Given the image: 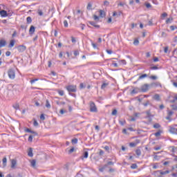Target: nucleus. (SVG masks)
<instances>
[{
	"label": "nucleus",
	"mask_w": 177,
	"mask_h": 177,
	"mask_svg": "<svg viewBox=\"0 0 177 177\" xmlns=\"http://www.w3.org/2000/svg\"><path fill=\"white\" fill-rule=\"evenodd\" d=\"M8 75L10 80H15L16 77V73L15 72V69L13 68H10L8 71Z\"/></svg>",
	"instance_id": "obj_1"
},
{
	"label": "nucleus",
	"mask_w": 177,
	"mask_h": 177,
	"mask_svg": "<svg viewBox=\"0 0 177 177\" xmlns=\"http://www.w3.org/2000/svg\"><path fill=\"white\" fill-rule=\"evenodd\" d=\"M90 111L91 113H96L97 112V108L96 107V104H95V102H90Z\"/></svg>",
	"instance_id": "obj_2"
},
{
	"label": "nucleus",
	"mask_w": 177,
	"mask_h": 177,
	"mask_svg": "<svg viewBox=\"0 0 177 177\" xmlns=\"http://www.w3.org/2000/svg\"><path fill=\"white\" fill-rule=\"evenodd\" d=\"M68 92H77V86L69 85L66 87Z\"/></svg>",
	"instance_id": "obj_3"
},
{
	"label": "nucleus",
	"mask_w": 177,
	"mask_h": 177,
	"mask_svg": "<svg viewBox=\"0 0 177 177\" xmlns=\"http://www.w3.org/2000/svg\"><path fill=\"white\" fill-rule=\"evenodd\" d=\"M17 49L18 52L23 53V52H25L26 49H27V47L24 45H19L17 47Z\"/></svg>",
	"instance_id": "obj_4"
},
{
	"label": "nucleus",
	"mask_w": 177,
	"mask_h": 177,
	"mask_svg": "<svg viewBox=\"0 0 177 177\" xmlns=\"http://www.w3.org/2000/svg\"><path fill=\"white\" fill-rule=\"evenodd\" d=\"M169 131L170 133H173L174 135H177V127H170Z\"/></svg>",
	"instance_id": "obj_5"
},
{
	"label": "nucleus",
	"mask_w": 177,
	"mask_h": 177,
	"mask_svg": "<svg viewBox=\"0 0 177 177\" xmlns=\"http://www.w3.org/2000/svg\"><path fill=\"white\" fill-rule=\"evenodd\" d=\"M142 92H147L149 91V84H144L141 87Z\"/></svg>",
	"instance_id": "obj_6"
},
{
	"label": "nucleus",
	"mask_w": 177,
	"mask_h": 177,
	"mask_svg": "<svg viewBox=\"0 0 177 177\" xmlns=\"http://www.w3.org/2000/svg\"><path fill=\"white\" fill-rule=\"evenodd\" d=\"M0 15L1 17H8V12L5 10H1Z\"/></svg>",
	"instance_id": "obj_7"
},
{
	"label": "nucleus",
	"mask_w": 177,
	"mask_h": 177,
	"mask_svg": "<svg viewBox=\"0 0 177 177\" xmlns=\"http://www.w3.org/2000/svg\"><path fill=\"white\" fill-rule=\"evenodd\" d=\"M35 32V27L34 26H31L29 29L30 35H32Z\"/></svg>",
	"instance_id": "obj_8"
},
{
	"label": "nucleus",
	"mask_w": 177,
	"mask_h": 177,
	"mask_svg": "<svg viewBox=\"0 0 177 177\" xmlns=\"http://www.w3.org/2000/svg\"><path fill=\"white\" fill-rule=\"evenodd\" d=\"M140 143V140H136V142H130L129 146L130 147H136V146L138 144Z\"/></svg>",
	"instance_id": "obj_9"
},
{
	"label": "nucleus",
	"mask_w": 177,
	"mask_h": 177,
	"mask_svg": "<svg viewBox=\"0 0 177 177\" xmlns=\"http://www.w3.org/2000/svg\"><path fill=\"white\" fill-rule=\"evenodd\" d=\"M17 165V161L15 159L11 160V168H15Z\"/></svg>",
	"instance_id": "obj_10"
},
{
	"label": "nucleus",
	"mask_w": 177,
	"mask_h": 177,
	"mask_svg": "<svg viewBox=\"0 0 177 177\" xmlns=\"http://www.w3.org/2000/svg\"><path fill=\"white\" fill-rule=\"evenodd\" d=\"M88 24H91V26H93L95 28H100V26L96 24L95 21H88Z\"/></svg>",
	"instance_id": "obj_11"
},
{
	"label": "nucleus",
	"mask_w": 177,
	"mask_h": 177,
	"mask_svg": "<svg viewBox=\"0 0 177 177\" xmlns=\"http://www.w3.org/2000/svg\"><path fill=\"white\" fill-rule=\"evenodd\" d=\"M99 13H100V17H102V19H103V17H106V12H104V10H100Z\"/></svg>",
	"instance_id": "obj_12"
},
{
	"label": "nucleus",
	"mask_w": 177,
	"mask_h": 177,
	"mask_svg": "<svg viewBox=\"0 0 177 177\" xmlns=\"http://www.w3.org/2000/svg\"><path fill=\"white\" fill-rule=\"evenodd\" d=\"M88 156H89V153L88 151H84L83 153V155L80 157V158L84 160V158H88Z\"/></svg>",
	"instance_id": "obj_13"
},
{
	"label": "nucleus",
	"mask_w": 177,
	"mask_h": 177,
	"mask_svg": "<svg viewBox=\"0 0 177 177\" xmlns=\"http://www.w3.org/2000/svg\"><path fill=\"white\" fill-rule=\"evenodd\" d=\"M28 156L29 157H33L34 153H32V148H29L28 151Z\"/></svg>",
	"instance_id": "obj_14"
},
{
	"label": "nucleus",
	"mask_w": 177,
	"mask_h": 177,
	"mask_svg": "<svg viewBox=\"0 0 177 177\" xmlns=\"http://www.w3.org/2000/svg\"><path fill=\"white\" fill-rule=\"evenodd\" d=\"M3 46H6V41L0 40V48H3Z\"/></svg>",
	"instance_id": "obj_15"
},
{
	"label": "nucleus",
	"mask_w": 177,
	"mask_h": 177,
	"mask_svg": "<svg viewBox=\"0 0 177 177\" xmlns=\"http://www.w3.org/2000/svg\"><path fill=\"white\" fill-rule=\"evenodd\" d=\"M172 21H174V18H172V17H170L166 20V24H169L172 23Z\"/></svg>",
	"instance_id": "obj_16"
},
{
	"label": "nucleus",
	"mask_w": 177,
	"mask_h": 177,
	"mask_svg": "<svg viewBox=\"0 0 177 177\" xmlns=\"http://www.w3.org/2000/svg\"><path fill=\"white\" fill-rule=\"evenodd\" d=\"M15 41L14 39L10 40L8 48H13V46H15Z\"/></svg>",
	"instance_id": "obj_17"
},
{
	"label": "nucleus",
	"mask_w": 177,
	"mask_h": 177,
	"mask_svg": "<svg viewBox=\"0 0 177 177\" xmlns=\"http://www.w3.org/2000/svg\"><path fill=\"white\" fill-rule=\"evenodd\" d=\"M160 175H167V174H169V170L160 171Z\"/></svg>",
	"instance_id": "obj_18"
},
{
	"label": "nucleus",
	"mask_w": 177,
	"mask_h": 177,
	"mask_svg": "<svg viewBox=\"0 0 177 177\" xmlns=\"http://www.w3.org/2000/svg\"><path fill=\"white\" fill-rule=\"evenodd\" d=\"M30 164H31V167H32L34 168V167H35V165L37 164V161L35 160H32L30 161Z\"/></svg>",
	"instance_id": "obj_19"
},
{
	"label": "nucleus",
	"mask_w": 177,
	"mask_h": 177,
	"mask_svg": "<svg viewBox=\"0 0 177 177\" xmlns=\"http://www.w3.org/2000/svg\"><path fill=\"white\" fill-rule=\"evenodd\" d=\"M26 21L28 24H31V23L32 22V19H31V17H28L26 18Z\"/></svg>",
	"instance_id": "obj_20"
},
{
	"label": "nucleus",
	"mask_w": 177,
	"mask_h": 177,
	"mask_svg": "<svg viewBox=\"0 0 177 177\" xmlns=\"http://www.w3.org/2000/svg\"><path fill=\"white\" fill-rule=\"evenodd\" d=\"M107 86H109V83H103L101 86V89H105Z\"/></svg>",
	"instance_id": "obj_21"
},
{
	"label": "nucleus",
	"mask_w": 177,
	"mask_h": 177,
	"mask_svg": "<svg viewBox=\"0 0 177 177\" xmlns=\"http://www.w3.org/2000/svg\"><path fill=\"white\" fill-rule=\"evenodd\" d=\"M8 162V159L6 157H4L3 158V167H6V162Z\"/></svg>",
	"instance_id": "obj_22"
},
{
	"label": "nucleus",
	"mask_w": 177,
	"mask_h": 177,
	"mask_svg": "<svg viewBox=\"0 0 177 177\" xmlns=\"http://www.w3.org/2000/svg\"><path fill=\"white\" fill-rule=\"evenodd\" d=\"M147 78V74H143L138 77V80H143Z\"/></svg>",
	"instance_id": "obj_23"
},
{
	"label": "nucleus",
	"mask_w": 177,
	"mask_h": 177,
	"mask_svg": "<svg viewBox=\"0 0 177 177\" xmlns=\"http://www.w3.org/2000/svg\"><path fill=\"white\" fill-rule=\"evenodd\" d=\"M56 103H57V106H62V105L66 104V102H60V101H56Z\"/></svg>",
	"instance_id": "obj_24"
},
{
	"label": "nucleus",
	"mask_w": 177,
	"mask_h": 177,
	"mask_svg": "<svg viewBox=\"0 0 177 177\" xmlns=\"http://www.w3.org/2000/svg\"><path fill=\"white\" fill-rule=\"evenodd\" d=\"M153 99L154 100H158L159 101L160 100V95L158 94H156L154 96H153Z\"/></svg>",
	"instance_id": "obj_25"
},
{
	"label": "nucleus",
	"mask_w": 177,
	"mask_h": 177,
	"mask_svg": "<svg viewBox=\"0 0 177 177\" xmlns=\"http://www.w3.org/2000/svg\"><path fill=\"white\" fill-rule=\"evenodd\" d=\"M131 169H136V168H138V165H136V163H133L131 165Z\"/></svg>",
	"instance_id": "obj_26"
},
{
	"label": "nucleus",
	"mask_w": 177,
	"mask_h": 177,
	"mask_svg": "<svg viewBox=\"0 0 177 177\" xmlns=\"http://www.w3.org/2000/svg\"><path fill=\"white\" fill-rule=\"evenodd\" d=\"M46 107H47V109H50V103H49V100H46Z\"/></svg>",
	"instance_id": "obj_27"
},
{
	"label": "nucleus",
	"mask_w": 177,
	"mask_h": 177,
	"mask_svg": "<svg viewBox=\"0 0 177 177\" xmlns=\"http://www.w3.org/2000/svg\"><path fill=\"white\" fill-rule=\"evenodd\" d=\"M175 102H177V95L174 97L172 100H170V103H175Z\"/></svg>",
	"instance_id": "obj_28"
},
{
	"label": "nucleus",
	"mask_w": 177,
	"mask_h": 177,
	"mask_svg": "<svg viewBox=\"0 0 177 177\" xmlns=\"http://www.w3.org/2000/svg\"><path fill=\"white\" fill-rule=\"evenodd\" d=\"M58 93L60 96H64V91L58 90Z\"/></svg>",
	"instance_id": "obj_29"
},
{
	"label": "nucleus",
	"mask_w": 177,
	"mask_h": 177,
	"mask_svg": "<svg viewBox=\"0 0 177 177\" xmlns=\"http://www.w3.org/2000/svg\"><path fill=\"white\" fill-rule=\"evenodd\" d=\"M73 145H77V143H78V139L77 138H74L71 140Z\"/></svg>",
	"instance_id": "obj_30"
},
{
	"label": "nucleus",
	"mask_w": 177,
	"mask_h": 177,
	"mask_svg": "<svg viewBox=\"0 0 177 177\" xmlns=\"http://www.w3.org/2000/svg\"><path fill=\"white\" fill-rule=\"evenodd\" d=\"M136 153L139 156H141L142 154V151H140V149H136Z\"/></svg>",
	"instance_id": "obj_31"
},
{
	"label": "nucleus",
	"mask_w": 177,
	"mask_h": 177,
	"mask_svg": "<svg viewBox=\"0 0 177 177\" xmlns=\"http://www.w3.org/2000/svg\"><path fill=\"white\" fill-rule=\"evenodd\" d=\"M155 136H156V138H158V136H161V131H158L156 133H155Z\"/></svg>",
	"instance_id": "obj_32"
},
{
	"label": "nucleus",
	"mask_w": 177,
	"mask_h": 177,
	"mask_svg": "<svg viewBox=\"0 0 177 177\" xmlns=\"http://www.w3.org/2000/svg\"><path fill=\"white\" fill-rule=\"evenodd\" d=\"M160 127L161 126L158 123L153 124V128H155V129H158V128H160Z\"/></svg>",
	"instance_id": "obj_33"
},
{
	"label": "nucleus",
	"mask_w": 177,
	"mask_h": 177,
	"mask_svg": "<svg viewBox=\"0 0 177 177\" xmlns=\"http://www.w3.org/2000/svg\"><path fill=\"white\" fill-rule=\"evenodd\" d=\"M87 10H92V4L91 3H88L87 5Z\"/></svg>",
	"instance_id": "obj_34"
},
{
	"label": "nucleus",
	"mask_w": 177,
	"mask_h": 177,
	"mask_svg": "<svg viewBox=\"0 0 177 177\" xmlns=\"http://www.w3.org/2000/svg\"><path fill=\"white\" fill-rule=\"evenodd\" d=\"M14 109H15V110H19V109L20 108V106L19 105V104H15L13 105Z\"/></svg>",
	"instance_id": "obj_35"
},
{
	"label": "nucleus",
	"mask_w": 177,
	"mask_h": 177,
	"mask_svg": "<svg viewBox=\"0 0 177 177\" xmlns=\"http://www.w3.org/2000/svg\"><path fill=\"white\" fill-rule=\"evenodd\" d=\"M176 28H177L176 26H170V30L171 31H175V30H176Z\"/></svg>",
	"instance_id": "obj_36"
},
{
	"label": "nucleus",
	"mask_w": 177,
	"mask_h": 177,
	"mask_svg": "<svg viewBox=\"0 0 177 177\" xmlns=\"http://www.w3.org/2000/svg\"><path fill=\"white\" fill-rule=\"evenodd\" d=\"M161 37H162V38H167V35L165 32H162Z\"/></svg>",
	"instance_id": "obj_37"
},
{
	"label": "nucleus",
	"mask_w": 177,
	"mask_h": 177,
	"mask_svg": "<svg viewBox=\"0 0 177 177\" xmlns=\"http://www.w3.org/2000/svg\"><path fill=\"white\" fill-rule=\"evenodd\" d=\"M93 19H94V20H95V21H99V20H100L99 17L97 16V15H93Z\"/></svg>",
	"instance_id": "obj_38"
},
{
	"label": "nucleus",
	"mask_w": 177,
	"mask_h": 177,
	"mask_svg": "<svg viewBox=\"0 0 177 177\" xmlns=\"http://www.w3.org/2000/svg\"><path fill=\"white\" fill-rule=\"evenodd\" d=\"M133 45H136V46H137V45H139V40L135 39L133 41Z\"/></svg>",
	"instance_id": "obj_39"
},
{
	"label": "nucleus",
	"mask_w": 177,
	"mask_h": 177,
	"mask_svg": "<svg viewBox=\"0 0 177 177\" xmlns=\"http://www.w3.org/2000/svg\"><path fill=\"white\" fill-rule=\"evenodd\" d=\"M150 104V101H147L145 103H143V106H145V107H147V106H149Z\"/></svg>",
	"instance_id": "obj_40"
},
{
	"label": "nucleus",
	"mask_w": 177,
	"mask_h": 177,
	"mask_svg": "<svg viewBox=\"0 0 177 177\" xmlns=\"http://www.w3.org/2000/svg\"><path fill=\"white\" fill-rule=\"evenodd\" d=\"M64 26L66 28L68 27V22H67V20L64 21Z\"/></svg>",
	"instance_id": "obj_41"
},
{
	"label": "nucleus",
	"mask_w": 177,
	"mask_h": 177,
	"mask_svg": "<svg viewBox=\"0 0 177 177\" xmlns=\"http://www.w3.org/2000/svg\"><path fill=\"white\" fill-rule=\"evenodd\" d=\"M37 13H38L39 16H43L44 15V12L41 10H38Z\"/></svg>",
	"instance_id": "obj_42"
},
{
	"label": "nucleus",
	"mask_w": 177,
	"mask_h": 177,
	"mask_svg": "<svg viewBox=\"0 0 177 177\" xmlns=\"http://www.w3.org/2000/svg\"><path fill=\"white\" fill-rule=\"evenodd\" d=\"M33 125L34 127H38L39 125L38 122L35 119H34Z\"/></svg>",
	"instance_id": "obj_43"
},
{
	"label": "nucleus",
	"mask_w": 177,
	"mask_h": 177,
	"mask_svg": "<svg viewBox=\"0 0 177 177\" xmlns=\"http://www.w3.org/2000/svg\"><path fill=\"white\" fill-rule=\"evenodd\" d=\"M40 120H41V121H45V115L41 114L40 115Z\"/></svg>",
	"instance_id": "obj_44"
},
{
	"label": "nucleus",
	"mask_w": 177,
	"mask_h": 177,
	"mask_svg": "<svg viewBox=\"0 0 177 177\" xmlns=\"http://www.w3.org/2000/svg\"><path fill=\"white\" fill-rule=\"evenodd\" d=\"M149 78H150L151 80H157V76H156V75H151V76L149 77Z\"/></svg>",
	"instance_id": "obj_45"
},
{
	"label": "nucleus",
	"mask_w": 177,
	"mask_h": 177,
	"mask_svg": "<svg viewBox=\"0 0 177 177\" xmlns=\"http://www.w3.org/2000/svg\"><path fill=\"white\" fill-rule=\"evenodd\" d=\"M171 109L172 110L176 111H177V106L176 105H172L171 106Z\"/></svg>",
	"instance_id": "obj_46"
},
{
	"label": "nucleus",
	"mask_w": 177,
	"mask_h": 177,
	"mask_svg": "<svg viewBox=\"0 0 177 177\" xmlns=\"http://www.w3.org/2000/svg\"><path fill=\"white\" fill-rule=\"evenodd\" d=\"M112 115H117V109H114L112 111Z\"/></svg>",
	"instance_id": "obj_47"
},
{
	"label": "nucleus",
	"mask_w": 177,
	"mask_h": 177,
	"mask_svg": "<svg viewBox=\"0 0 177 177\" xmlns=\"http://www.w3.org/2000/svg\"><path fill=\"white\" fill-rule=\"evenodd\" d=\"M21 28H22V30H27V26H26V25H21Z\"/></svg>",
	"instance_id": "obj_48"
},
{
	"label": "nucleus",
	"mask_w": 177,
	"mask_h": 177,
	"mask_svg": "<svg viewBox=\"0 0 177 177\" xmlns=\"http://www.w3.org/2000/svg\"><path fill=\"white\" fill-rule=\"evenodd\" d=\"M104 154V151L102 149H100L99 156H103Z\"/></svg>",
	"instance_id": "obj_49"
},
{
	"label": "nucleus",
	"mask_w": 177,
	"mask_h": 177,
	"mask_svg": "<svg viewBox=\"0 0 177 177\" xmlns=\"http://www.w3.org/2000/svg\"><path fill=\"white\" fill-rule=\"evenodd\" d=\"M71 41L73 42V44H75V42H77V40H75V38L74 37H72Z\"/></svg>",
	"instance_id": "obj_50"
},
{
	"label": "nucleus",
	"mask_w": 177,
	"mask_h": 177,
	"mask_svg": "<svg viewBox=\"0 0 177 177\" xmlns=\"http://www.w3.org/2000/svg\"><path fill=\"white\" fill-rule=\"evenodd\" d=\"M59 113H60V114L63 115V114H64L65 113H67V111H64V109H61V110L59 111Z\"/></svg>",
	"instance_id": "obj_51"
},
{
	"label": "nucleus",
	"mask_w": 177,
	"mask_h": 177,
	"mask_svg": "<svg viewBox=\"0 0 177 177\" xmlns=\"http://www.w3.org/2000/svg\"><path fill=\"white\" fill-rule=\"evenodd\" d=\"M16 35H17V31H14L13 34L12 35V38H15V37H16Z\"/></svg>",
	"instance_id": "obj_52"
},
{
	"label": "nucleus",
	"mask_w": 177,
	"mask_h": 177,
	"mask_svg": "<svg viewBox=\"0 0 177 177\" xmlns=\"http://www.w3.org/2000/svg\"><path fill=\"white\" fill-rule=\"evenodd\" d=\"M91 45H92L93 48H94V49H96V48H97V46L96 45V44H95L93 42L91 43Z\"/></svg>",
	"instance_id": "obj_53"
},
{
	"label": "nucleus",
	"mask_w": 177,
	"mask_h": 177,
	"mask_svg": "<svg viewBox=\"0 0 177 177\" xmlns=\"http://www.w3.org/2000/svg\"><path fill=\"white\" fill-rule=\"evenodd\" d=\"M151 70H158V66H151L150 68Z\"/></svg>",
	"instance_id": "obj_54"
},
{
	"label": "nucleus",
	"mask_w": 177,
	"mask_h": 177,
	"mask_svg": "<svg viewBox=\"0 0 177 177\" xmlns=\"http://www.w3.org/2000/svg\"><path fill=\"white\" fill-rule=\"evenodd\" d=\"M104 149L106 150V151H109V150H110V147L109 146H105Z\"/></svg>",
	"instance_id": "obj_55"
},
{
	"label": "nucleus",
	"mask_w": 177,
	"mask_h": 177,
	"mask_svg": "<svg viewBox=\"0 0 177 177\" xmlns=\"http://www.w3.org/2000/svg\"><path fill=\"white\" fill-rule=\"evenodd\" d=\"M146 8H151V4H150L149 3H147L146 5H145Z\"/></svg>",
	"instance_id": "obj_56"
},
{
	"label": "nucleus",
	"mask_w": 177,
	"mask_h": 177,
	"mask_svg": "<svg viewBox=\"0 0 177 177\" xmlns=\"http://www.w3.org/2000/svg\"><path fill=\"white\" fill-rule=\"evenodd\" d=\"M78 55H80V52H78V50L74 51V55L75 56H78Z\"/></svg>",
	"instance_id": "obj_57"
},
{
	"label": "nucleus",
	"mask_w": 177,
	"mask_h": 177,
	"mask_svg": "<svg viewBox=\"0 0 177 177\" xmlns=\"http://www.w3.org/2000/svg\"><path fill=\"white\" fill-rule=\"evenodd\" d=\"M28 142H32V136H30L29 137H28Z\"/></svg>",
	"instance_id": "obj_58"
},
{
	"label": "nucleus",
	"mask_w": 177,
	"mask_h": 177,
	"mask_svg": "<svg viewBox=\"0 0 177 177\" xmlns=\"http://www.w3.org/2000/svg\"><path fill=\"white\" fill-rule=\"evenodd\" d=\"M173 114H174V112H172V111H169L168 112V115H169V117H171Z\"/></svg>",
	"instance_id": "obj_59"
},
{
	"label": "nucleus",
	"mask_w": 177,
	"mask_h": 177,
	"mask_svg": "<svg viewBox=\"0 0 177 177\" xmlns=\"http://www.w3.org/2000/svg\"><path fill=\"white\" fill-rule=\"evenodd\" d=\"M36 81H38V79H34L30 80V84H34V82H35Z\"/></svg>",
	"instance_id": "obj_60"
},
{
	"label": "nucleus",
	"mask_w": 177,
	"mask_h": 177,
	"mask_svg": "<svg viewBox=\"0 0 177 177\" xmlns=\"http://www.w3.org/2000/svg\"><path fill=\"white\" fill-rule=\"evenodd\" d=\"M10 51H7V52H6V56H7V57H9V56H10Z\"/></svg>",
	"instance_id": "obj_61"
},
{
	"label": "nucleus",
	"mask_w": 177,
	"mask_h": 177,
	"mask_svg": "<svg viewBox=\"0 0 177 177\" xmlns=\"http://www.w3.org/2000/svg\"><path fill=\"white\" fill-rule=\"evenodd\" d=\"M154 150L156 151L161 150V147H156L154 148Z\"/></svg>",
	"instance_id": "obj_62"
},
{
	"label": "nucleus",
	"mask_w": 177,
	"mask_h": 177,
	"mask_svg": "<svg viewBox=\"0 0 177 177\" xmlns=\"http://www.w3.org/2000/svg\"><path fill=\"white\" fill-rule=\"evenodd\" d=\"M73 151H74V148H71V149H69L68 153H73Z\"/></svg>",
	"instance_id": "obj_63"
},
{
	"label": "nucleus",
	"mask_w": 177,
	"mask_h": 177,
	"mask_svg": "<svg viewBox=\"0 0 177 177\" xmlns=\"http://www.w3.org/2000/svg\"><path fill=\"white\" fill-rule=\"evenodd\" d=\"M108 165H114V162H113L112 161H109L108 162Z\"/></svg>",
	"instance_id": "obj_64"
}]
</instances>
